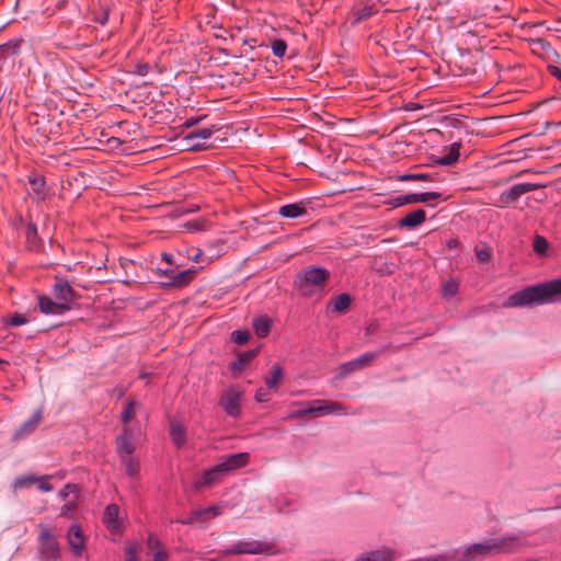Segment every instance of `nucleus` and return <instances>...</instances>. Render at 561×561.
Returning a JSON list of instances; mask_svg holds the SVG:
<instances>
[{"mask_svg":"<svg viewBox=\"0 0 561 561\" xmlns=\"http://www.w3.org/2000/svg\"><path fill=\"white\" fill-rule=\"evenodd\" d=\"M561 299V278L542 284L528 286L511 295L504 302V307H525L531 305H543Z\"/></svg>","mask_w":561,"mask_h":561,"instance_id":"obj_1","label":"nucleus"},{"mask_svg":"<svg viewBox=\"0 0 561 561\" xmlns=\"http://www.w3.org/2000/svg\"><path fill=\"white\" fill-rule=\"evenodd\" d=\"M331 273L319 265H309L301 268L294 278V287L298 294L306 298L322 297Z\"/></svg>","mask_w":561,"mask_h":561,"instance_id":"obj_2","label":"nucleus"},{"mask_svg":"<svg viewBox=\"0 0 561 561\" xmlns=\"http://www.w3.org/2000/svg\"><path fill=\"white\" fill-rule=\"evenodd\" d=\"M248 453L232 454L224 458L219 463L206 470L202 477L196 481V488L210 486L218 482L225 474L242 468L249 462Z\"/></svg>","mask_w":561,"mask_h":561,"instance_id":"obj_3","label":"nucleus"},{"mask_svg":"<svg viewBox=\"0 0 561 561\" xmlns=\"http://www.w3.org/2000/svg\"><path fill=\"white\" fill-rule=\"evenodd\" d=\"M275 554L273 545L257 540H241L219 552L220 556L231 554Z\"/></svg>","mask_w":561,"mask_h":561,"instance_id":"obj_4","label":"nucleus"},{"mask_svg":"<svg viewBox=\"0 0 561 561\" xmlns=\"http://www.w3.org/2000/svg\"><path fill=\"white\" fill-rule=\"evenodd\" d=\"M492 556L511 554L519 551L525 546V540L516 534H508L497 538H490Z\"/></svg>","mask_w":561,"mask_h":561,"instance_id":"obj_5","label":"nucleus"},{"mask_svg":"<svg viewBox=\"0 0 561 561\" xmlns=\"http://www.w3.org/2000/svg\"><path fill=\"white\" fill-rule=\"evenodd\" d=\"M491 556L492 551L489 539H485L482 542H476L466 546L462 549L455 550L450 556L449 561H476L477 559L488 558Z\"/></svg>","mask_w":561,"mask_h":561,"instance_id":"obj_6","label":"nucleus"},{"mask_svg":"<svg viewBox=\"0 0 561 561\" xmlns=\"http://www.w3.org/2000/svg\"><path fill=\"white\" fill-rule=\"evenodd\" d=\"M293 405H309L310 414H345V409L336 401L312 400L306 402H294Z\"/></svg>","mask_w":561,"mask_h":561,"instance_id":"obj_7","label":"nucleus"},{"mask_svg":"<svg viewBox=\"0 0 561 561\" xmlns=\"http://www.w3.org/2000/svg\"><path fill=\"white\" fill-rule=\"evenodd\" d=\"M217 130L218 128L211 126L191 131L185 137L187 149L195 151L207 149L209 147V139L211 135Z\"/></svg>","mask_w":561,"mask_h":561,"instance_id":"obj_8","label":"nucleus"},{"mask_svg":"<svg viewBox=\"0 0 561 561\" xmlns=\"http://www.w3.org/2000/svg\"><path fill=\"white\" fill-rule=\"evenodd\" d=\"M240 401L241 392L231 387L222 392L219 404L229 416L237 417L240 414Z\"/></svg>","mask_w":561,"mask_h":561,"instance_id":"obj_9","label":"nucleus"},{"mask_svg":"<svg viewBox=\"0 0 561 561\" xmlns=\"http://www.w3.org/2000/svg\"><path fill=\"white\" fill-rule=\"evenodd\" d=\"M197 271V267H191L180 272L173 270V275L171 274L169 279L160 282V286L163 288L186 287L194 279Z\"/></svg>","mask_w":561,"mask_h":561,"instance_id":"obj_10","label":"nucleus"},{"mask_svg":"<svg viewBox=\"0 0 561 561\" xmlns=\"http://www.w3.org/2000/svg\"><path fill=\"white\" fill-rule=\"evenodd\" d=\"M377 355L378 353L374 352L365 353L355 359L343 363L340 366L339 377L344 378L356 370L369 366L373 363V360L377 357Z\"/></svg>","mask_w":561,"mask_h":561,"instance_id":"obj_11","label":"nucleus"},{"mask_svg":"<svg viewBox=\"0 0 561 561\" xmlns=\"http://www.w3.org/2000/svg\"><path fill=\"white\" fill-rule=\"evenodd\" d=\"M440 196L442 194L437 192L410 193L393 198L392 205L399 207L407 204L430 203L440 198Z\"/></svg>","mask_w":561,"mask_h":561,"instance_id":"obj_12","label":"nucleus"},{"mask_svg":"<svg viewBox=\"0 0 561 561\" xmlns=\"http://www.w3.org/2000/svg\"><path fill=\"white\" fill-rule=\"evenodd\" d=\"M67 541L76 557H81L85 550V538L78 524H72L67 533Z\"/></svg>","mask_w":561,"mask_h":561,"instance_id":"obj_13","label":"nucleus"},{"mask_svg":"<svg viewBox=\"0 0 561 561\" xmlns=\"http://www.w3.org/2000/svg\"><path fill=\"white\" fill-rule=\"evenodd\" d=\"M53 295L61 305H69L77 298V294L66 279L57 278L53 286Z\"/></svg>","mask_w":561,"mask_h":561,"instance_id":"obj_14","label":"nucleus"},{"mask_svg":"<svg viewBox=\"0 0 561 561\" xmlns=\"http://www.w3.org/2000/svg\"><path fill=\"white\" fill-rule=\"evenodd\" d=\"M541 184L537 183H518L513 185L510 190L501 194L502 202L508 204L516 202L522 195L541 188Z\"/></svg>","mask_w":561,"mask_h":561,"instance_id":"obj_15","label":"nucleus"},{"mask_svg":"<svg viewBox=\"0 0 561 561\" xmlns=\"http://www.w3.org/2000/svg\"><path fill=\"white\" fill-rule=\"evenodd\" d=\"M119 507L117 504H108L103 513V524L111 534H118L122 529L119 516Z\"/></svg>","mask_w":561,"mask_h":561,"instance_id":"obj_16","label":"nucleus"},{"mask_svg":"<svg viewBox=\"0 0 561 561\" xmlns=\"http://www.w3.org/2000/svg\"><path fill=\"white\" fill-rule=\"evenodd\" d=\"M376 12L377 10L370 1L355 3L350 12V19H352L351 23L352 25H357L368 20Z\"/></svg>","mask_w":561,"mask_h":561,"instance_id":"obj_17","label":"nucleus"},{"mask_svg":"<svg viewBox=\"0 0 561 561\" xmlns=\"http://www.w3.org/2000/svg\"><path fill=\"white\" fill-rule=\"evenodd\" d=\"M398 558L397 551L390 547H381L379 549L359 554L355 561H394Z\"/></svg>","mask_w":561,"mask_h":561,"instance_id":"obj_18","label":"nucleus"},{"mask_svg":"<svg viewBox=\"0 0 561 561\" xmlns=\"http://www.w3.org/2000/svg\"><path fill=\"white\" fill-rule=\"evenodd\" d=\"M133 454L134 451H117L121 466L125 473L129 478L136 479L140 472V462L136 457L133 456Z\"/></svg>","mask_w":561,"mask_h":561,"instance_id":"obj_19","label":"nucleus"},{"mask_svg":"<svg viewBox=\"0 0 561 561\" xmlns=\"http://www.w3.org/2000/svg\"><path fill=\"white\" fill-rule=\"evenodd\" d=\"M42 411L37 410L27 421L23 422L14 432L12 439L18 442L32 434L42 422Z\"/></svg>","mask_w":561,"mask_h":561,"instance_id":"obj_20","label":"nucleus"},{"mask_svg":"<svg viewBox=\"0 0 561 561\" xmlns=\"http://www.w3.org/2000/svg\"><path fill=\"white\" fill-rule=\"evenodd\" d=\"M38 308L44 314H62L71 309V306L54 301L48 296H38Z\"/></svg>","mask_w":561,"mask_h":561,"instance_id":"obj_21","label":"nucleus"},{"mask_svg":"<svg viewBox=\"0 0 561 561\" xmlns=\"http://www.w3.org/2000/svg\"><path fill=\"white\" fill-rule=\"evenodd\" d=\"M122 433L116 437V451H135L134 428L123 423Z\"/></svg>","mask_w":561,"mask_h":561,"instance_id":"obj_22","label":"nucleus"},{"mask_svg":"<svg viewBox=\"0 0 561 561\" xmlns=\"http://www.w3.org/2000/svg\"><path fill=\"white\" fill-rule=\"evenodd\" d=\"M426 219V214L423 209L419 208L404 215L398 222L399 227L414 229L422 225Z\"/></svg>","mask_w":561,"mask_h":561,"instance_id":"obj_23","label":"nucleus"},{"mask_svg":"<svg viewBox=\"0 0 561 561\" xmlns=\"http://www.w3.org/2000/svg\"><path fill=\"white\" fill-rule=\"evenodd\" d=\"M220 514L219 507L216 505L206 508L196 510L192 513L191 517L183 522L184 524H193L199 520H206Z\"/></svg>","mask_w":561,"mask_h":561,"instance_id":"obj_24","label":"nucleus"},{"mask_svg":"<svg viewBox=\"0 0 561 561\" xmlns=\"http://www.w3.org/2000/svg\"><path fill=\"white\" fill-rule=\"evenodd\" d=\"M170 437L178 448L183 447L186 443V431L178 421H172L170 424Z\"/></svg>","mask_w":561,"mask_h":561,"instance_id":"obj_25","label":"nucleus"},{"mask_svg":"<svg viewBox=\"0 0 561 561\" xmlns=\"http://www.w3.org/2000/svg\"><path fill=\"white\" fill-rule=\"evenodd\" d=\"M21 44L22 39L15 38L0 45V60L19 55Z\"/></svg>","mask_w":561,"mask_h":561,"instance_id":"obj_26","label":"nucleus"},{"mask_svg":"<svg viewBox=\"0 0 561 561\" xmlns=\"http://www.w3.org/2000/svg\"><path fill=\"white\" fill-rule=\"evenodd\" d=\"M39 551L42 557L47 560H57L60 557L59 543L56 540L41 543Z\"/></svg>","mask_w":561,"mask_h":561,"instance_id":"obj_27","label":"nucleus"},{"mask_svg":"<svg viewBox=\"0 0 561 561\" xmlns=\"http://www.w3.org/2000/svg\"><path fill=\"white\" fill-rule=\"evenodd\" d=\"M279 215L285 218H298L307 214V209L298 203L287 204L279 208Z\"/></svg>","mask_w":561,"mask_h":561,"instance_id":"obj_28","label":"nucleus"},{"mask_svg":"<svg viewBox=\"0 0 561 561\" xmlns=\"http://www.w3.org/2000/svg\"><path fill=\"white\" fill-rule=\"evenodd\" d=\"M283 368L279 365H274L271 369L270 375L264 378L265 386H267L268 389H273V391H276L280 380L283 379Z\"/></svg>","mask_w":561,"mask_h":561,"instance_id":"obj_29","label":"nucleus"},{"mask_svg":"<svg viewBox=\"0 0 561 561\" xmlns=\"http://www.w3.org/2000/svg\"><path fill=\"white\" fill-rule=\"evenodd\" d=\"M461 148L460 142H454L449 147V153L445 157L438 158L435 163L439 165H453L459 159V151Z\"/></svg>","mask_w":561,"mask_h":561,"instance_id":"obj_30","label":"nucleus"},{"mask_svg":"<svg viewBox=\"0 0 561 561\" xmlns=\"http://www.w3.org/2000/svg\"><path fill=\"white\" fill-rule=\"evenodd\" d=\"M140 408V403L136 400H129L124 405V409L121 413V420L123 423L129 424V422L135 417L138 409Z\"/></svg>","mask_w":561,"mask_h":561,"instance_id":"obj_31","label":"nucleus"},{"mask_svg":"<svg viewBox=\"0 0 561 561\" xmlns=\"http://www.w3.org/2000/svg\"><path fill=\"white\" fill-rule=\"evenodd\" d=\"M332 308L339 313L345 312L351 306V296L348 294H340L331 301Z\"/></svg>","mask_w":561,"mask_h":561,"instance_id":"obj_32","label":"nucleus"},{"mask_svg":"<svg viewBox=\"0 0 561 561\" xmlns=\"http://www.w3.org/2000/svg\"><path fill=\"white\" fill-rule=\"evenodd\" d=\"M253 329L259 337H265L271 330V321L266 317H259L253 321Z\"/></svg>","mask_w":561,"mask_h":561,"instance_id":"obj_33","label":"nucleus"},{"mask_svg":"<svg viewBox=\"0 0 561 561\" xmlns=\"http://www.w3.org/2000/svg\"><path fill=\"white\" fill-rule=\"evenodd\" d=\"M256 351L245 352L231 364V369L236 371H242L245 369L248 363L255 356Z\"/></svg>","mask_w":561,"mask_h":561,"instance_id":"obj_34","label":"nucleus"},{"mask_svg":"<svg viewBox=\"0 0 561 561\" xmlns=\"http://www.w3.org/2000/svg\"><path fill=\"white\" fill-rule=\"evenodd\" d=\"M79 506V497L72 496L60 507L59 516L70 518Z\"/></svg>","mask_w":561,"mask_h":561,"instance_id":"obj_35","label":"nucleus"},{"mask_svg":"<svg viewBox=\"0 0 561 561\" xmlns=\"http://www.w3.org/2000/svg\"><path fill=\"white\" fill-rule=\"evenodd\" d=\"M30 184L32 186V190L34 192V194L43 199L44 196H45V179L42 178V176H31L30 178Z\"/></svg>","mask_w":561,"mask_h":561,"instance_id":"obj_36","label":"nucleus"},{"mask_svg":"<svg viewBox=\"0 0 561 561\" xmlns=\"http://www.w3.org/2000/svg\"><path fill=\"white\" fill-rule=\"evenodd\" d=\"M80 488L75 483H67L58 493L59 497L64 501L70 500L72 496L79 497Z\"/></svg>","mask_w":561,"mask_h":561,"instance_id":"obj_37","label":"nucleus"},{"mask_svg":"<svg viewBox=\"0 0 561 561\" xmlns=\"http://www.w3.org/2000/svg\"><path fill=\"white\" fill-rule=\"evenodd\" d=\"M35 476H21L18 477L13 482V489L20 490V489H27L32 484H34Z\"/></svg>","mask_w":561,"mask_h":561,"instance_id":"obj_38","label":"nucleus"},{"mask_svg":"<svg viewBox=\"0 0 561 561\" xmlns=\"http://www.w3.org/2000/svg\"><path fill=\"white\" fill-rule=\"evenodd\" d=\"M400 181H433L430 173H405L399 176Z\"/></svg>","mask_w":561,"mask_h":561,"instance_id":"obj_39","label":"nucleus"},{"mask_svg":"<svg viewBox=\"0 0 561 561\" xmlns=\"http://www.w3.org/2000/svg\"><path fill=\"white\" fill-rule=\"evenodd\" d=\"M53 478V476H42V477H35L34 483L37 485V488L42 492H50L53 491V485L49 483V480Z\"/></svg>","mask_w":561,"mask_h":561,"instance_id":"obj_40","label":"nucleus"},{"mask_svg":"<svg viewBox=\"0 0 561 561\" xmlns=\"http://www.w3.org/2000/svg\"><path fill=\"white\" fill-rule=\"evenodd\" d=\"M458 288H459V285L456 280H454V279L447 280L443 285V289H442L443 296L444 297H454L458 293Z\"/></svg>","mask_w":561,"mask_h":561,"instance_id":"obj_41","label":"nucleus"},{"mask_svg":"<svg viewBox=\"0 0 561 561\" xmlns=\"http://www.w3.org/2000/svg\"><path fill=\"white\" fill-rule=\"evenodd\" d=\"M250 339V333L247 330H237L231 333V340L233 343L243 345Z\"/></svg>","mask_w":561,"mask_h":561,"instance_id":"obj_42","label":"nucleus"},{"mask_svg":"<svg viewBox=\"0 0 561 561\" xmlns=\"http://www.w3.org/2000/svg\"><path fill=\"white\" fill-rule=\"evenodd\" d=\"M287 49V44L283 39H276L272 43V51L274 56L282 58Z\"/></svg>","mask_w":561,"mask_h":561,"instance_id":"obj_43","label":"nucleus"},{"mask_svg":"<svg viewBox=\"0 0 561 561\" xmlns=\"http://www.w3.org/2000/svg\"><path fill=\"white\" fill-rule=\"evenodd\" d=\"M138 550L137 543H128L125 547V561H138Z\"/></svg>","mask_w":561,"mask_h":561,"instance_id":"obj_44","label":"nucleus"},{"mask_svg":"<svg viewBox=\"0 0 561 561\" xmlns=\"http://www.w3.org/2000/svg\"><path fill=\"white\" fill-rule=\"evenodd\" d=\"M273 389H268V387H261L256 390L255 400L257 402H267L271 399Z\"/></svg>","mask_w":561,"mask_h":561,"instance_id":"obj_45","label":"nucleus"},{"mask_svg":"<svg viewBox=\"0 0 561 561\" xmlns=\"http://www.w3.org/2000/svg\"><path fill=\"white\" fill-rule=\"evenodd\" d=\"M147 547L150 551H152V553H154V551H157L158 549H164L162 547V543L161 541L153 535H149L148 538H147Z\"/></svg>","mask_w":561,"mask_h":561,"instance_id":"obj_46","label":"nucleus"},{"mask_svg":"<svg viewBox=\"0 0 561 561\" xmlns=\"http://www.w3.org/2000/svg\"><path fill=\"white\" fill-rule=\"evenodd\" d=\"M38 540H39V545H41V543H44V542L53 541L55 539H54L53 534H51L49 528H47L45 526H41V531H39V535H38Z\"/></svg>","mask_w":561,"mask_h":561,"instance_id":"obj_47","label":"nucleus"},{"mask_svg":"<svg viewBox=\"0 0 561 561\" xmlns=\"http://www.w3.org/2000/svg\"><path fill=\"white\" fill-rule=\"evenodd\" d=\"M548 248V242L545 238L537 236L534 241V249L537 253H543Z\"/></svg>","mask_w":561,"mask_h":561,"instance_id":"obj_48","label":"nucleus"},{"mask_svg":"<svg viewBox=\"0 0 561 561\" xmlns=\"http://www.w3.org/2000/svg\"><path fill=\"white\" fill-rule=\"evenodd\" d=\"M26 322H27L26 317L19 314V313L11 316L8 320V323L12 327H19V325L25 324Z\"/></svg>","mask_w":561,"mask_h":561,"instance_id":"obj_49","label":"nucleus"},{"mask_svg":"<svg viewBox=\"0 0 561 561\" xmlns=\"http://www.w3.org/2000/svg\"><path fill=\"white\" fill-rule=\"evenodd\" d=\"M298 407H299V409L296 411H293L288 415V419H300V417H304L306 414L310 413L309 405H298Z\"/></svg>","mask_w":561,"mask_h":561,"instance_id":"obj_50","label":"nucleus"},{"mask_svg":"<svg viewBox=\"0 0 561 561\" xmlns=\"http://www.w3.org/2000/svg\"><path fill=\"white\" fill-rule=\"evenodd\" d=\"M26 238L28 241H35L37 238V228L34 222H28L26 226Z\"/></svg>","mask_w":561,"mask_h":561,"instance_id":"obj_51","label":"nucleus"},{"mask_svg":"<svg viewBox=\"0 0 561 561\" xmlns=\"http://www.w3.org/2000/svg\"><path fill=\"white\" fill-rule=\"evenodd\" d=\"M476 255L480 262H488L491 257V253L488 249H477Z\"/></svg>","mask_w":561,"mask_h":561,"instance_id":"obj_52","label":"nucleus"},{"mask_svg":"<svg viewBox=\"0 0 561 561\" xmlns=\"http://www.w3.org/2000/svg\"><path fill=\"white\" fill-rule=\"evenodd\" d=\"M169 554L165 549H158L153 553L152 561H168Z\"/></svg>","mask_w":561,"mask_h":561,"instance_id":"obj_53","label":"nucleus"},{"mask_svg":"<svg viewBox=\"0 0 561 561\" xmlns=\"http://www.w3.org/2000/svg\"><path fill=\"white\" fill-rule=\"evenodd\" d=\"M149 65L146 62H139L135 66V72L139 76H146L149 72Z\"/></svg>","mask_w":561,"mask_h":561,"instance_id":"obj_54","label":"nucleus"},{"mask_svg":"<svg viewBox=\"0 0 561 561\" xmlns=\"http://www.w3.org/2000/svg\"><path fill=\"white\" fill-rule=\"evenodd\" d=\"M173 270L174 268H160V267H157L156 270H153V273L156 275H158V276H164V277H167L169 279L171 274L173 275Z\"/></svg>","mask_w":561,"mask_h":561,"instance_id":"obj_55","label":"nucleus"},{"mask_svg":"<svg viewBox=\"0 0 561 561\" xmlns=\"http://www.w3.org/2000/svg\"><path fill=\"white\" fill-rule=\"evenodd\" d=\"M161 260L170 265H172L174 263L173 254H171V253H167V252L162 253Z\"/></svg>","mask_w":561,"mask_h":561,"instance_id":"obj_56","label":"nucleus"},{"mask_svg":"<svg viewBox=\"0 0 561 561\" xmlns=\"http://www.w3.org/2000/svg\"><path fill=\"white\" fill-rule=\"evenodd\" d=\"M548 69H549V72H550L552 76H554V77H557V78L561 79V70H560V68H559V67H557V66H549V68H548Z\"/></svg>","mask_w":561,"mask_h":561,"instance_id":"obj_57","label":"nucleus"},{"mask_svg":"<svg viewBox=\"0 0 561 561\" xmlns=\"http://www.w3.org/2000/svg\"><path fill=\"white\" fill-rule=\"evenodd\" d=\"M202 256H203V252L201 250H198L193 256H192V260L194 262H201L202 261Z\"/></svg>","mask_w":561,"mask_h":561,"instance_id":"obj_58","label":"nucleus"},{"mask_svg":"<svg viewBox=\"0 0 561 561\" xmlns=\"http://www.w3.org/2000/svg\"><path fill=\"white\" fill-rule=\"evenodd\" d=\"M448 248H456L458 245V241L456 239H450L447 242Z\"/></svg>","mask_w":561,"mask_h":561,"instance_id":"obj_59","label":"nucleus"},{"mask_svg":"<svg viewBox=\"0 0 561 561\" xmlns=\"http://www.w3.org/2000/svg\"><path fill=\"white\" fill-rule=\"evenodd\" d=\"M556 508H561V495L556 497Z\"/></svg>","mask_w":561,"mask_h":561,"instance_id":"obj_60","label":"nucleus"},{"mask_svg":"<svg viewBox=\"0 0 561 561\" xmlns=\"http://www.w3.org/2000/svg\"><path fill=\"white\" fill-rule=\"evenodd\" d=\"M196 122H197V121L188 119V121H186L185 125H186V126H192V125H194Z\"/></svg>","mask_w":561,"mask_h":561,"instance_id":"obj_61","label":"nucleus"},{"mask_svg":"<svg viewBox=\"0 0 561 561\" xmlns=\"http://www.w3.org/2000/svg\"><path fill=\"white\" fill-rule=\"evenodd\" d=\"M117 391H118V398L123 397L125 393V389H123V388H119Z\"/></svg>","mask_w":561,"mask_h":561,"instance_id":"obj_62","label":"nucleus"},{"mask_svg":"<svg viewBox=\"0 0 561 561\" xmlns=\"http://www.w3.org/2000/svg\"><path fill=\"white\" fill-rule=\"evenodd\" d=\"M524 561H538V560L533 559V558H529V559H526V560H524Z\"/></svg>","mask_w":561,"mask_h":561,"instance_id":"obj_63","label":"nucleus"},{"mask_svg":"<svg viewBox=\"0 0 561 561\" xmlns=\"http://www.w3.org/2000/svg\"><path fill=\"white\" fill-rule=\"evenodd\" d=\"M113 140L116 141L117 144L121 142L117 138H113Z\"/></svg>","mask_w":561,"mask_h":561,"instance_id":"obj_64","label":"nucleus"}]
</instances>
